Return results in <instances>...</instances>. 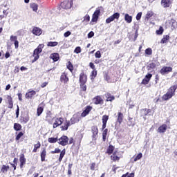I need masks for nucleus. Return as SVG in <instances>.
I'll return each instance as SVG.
<instances>
[{
  "label": "nucleus",
  "mask_w": 177,
  "mask_h": 177,
  "mask_svg": "<svg viewBox=\"0 0 177 177\" xmlns=\"http://www.w3.org/2000/svg\"><path fill=\"white\" fill-rule=\"evenodd\" d=\"M175 92H176V86H171L167 92L162 95V100L167 102V100H169V99H172V97L175 96Z\"/></svg>",
  "instance_id": "nucleus-1"
},
{
  "label": "nucleus",
  "mask_w": 177,
  "mask_h": 177,
  "mask_svg": "<svg viewBox=\"0 0 177 177\" xmlns=\"http://www.w3.org/2000/svg\"><path fill=\"white\" fill-rule=\"evenodd\" d=\"M45 46L44 44H39L37 48H35L33 51L32 57L34 59L32 60V63H35L38 59H39V53L42 52V49Z\"/></svg>",
  "instance_id": "nucleus-2"
},
{
  "label": "nucleus",
  "mask_w": 177,
  "mask_h": 177,
  "mask_svg": "<svg viewBox=\"0 0 177 177\" xmlns=\"http://www.w3.org/2000/svg\"><path fill=\"white\" fill-rule=\"evenodd\" d=\"M71 6H73V0H66L60 4L62 9H71Z\"/></svg>",
  "instance_id": "nucleus-3"
},
{
  "label": "nucleus",
  "mask_w": 177,
  "mask_h": 177,
  "mask_svg": "<svg viewBox=\"0 0 177 177\" xmlns=\"http://www.w3.org/2000/svg\"><path fill=\"white\" fill-rule=\"evenodd\" d=\"M58 140V143L61 146H67L68 145V137L67 136H62Z\"/></svg>",
  "instance_id": "nucleus-4"
},
{
  "label": "nucleus",
  "mask_w": 177,
  "mask_h": 177,
  "mask_svg": "<svg viewBox=\"0 0 177 177\" xmlns=\"http://www.w3.org/2000/svg\"><path fill=\"white\" fill-rule=\"evenodd\" d=\"M160 73L162 75H167V74H169V73H172V67L171 66H163Z\"/></svg>",
  "instance_id": "nucleus-5"
},
{
  "label": "nucleus",
  "mask_w": 177,
  "mask_h": 177,
  "mask_svg": "<svg viewBox=\"0 0 177 177\" xmlns=\"http://www.w3.org/2000/svg\"><path fill=\"white\" fill-rule=\"evenodd\" d=\"M118 20L120 19V13L119 12H115L111 17H109L108 19H106V23L107 24H109V23H111V21H114V20Z\"/></svg>",
  "instance_id": "nucleus-6"
},
{
  "label": "nucleus",
  "mask_w": 177,
  "mask_h": 177,
  "mask_svg": "<svg viewBox=\"0 0 177 177\" xmlns=\"http://www.w3.org/2000/svg\"><path fill=\"white\" fill-rule=\"evenodd\" d=\"M91 132L93 133L92 138L93 140H96L97 139V133H99V130L97 129V127L96 126L92 127Z\"/></svg>",
  "instance_id": "nucleus-7"
},
{
  "label": "nucleus",
  "mask_w": 177,
  "mask_h": 177,
  "mask_svg": "<svg viewBox=\"0 0 177 177\" xmlns=\"http://www.w3.org/2000/svg\"><path fill=\"white\" fill-rule=\"evenodd\" d=\"M153 77V75L151 73H148L145 75V77L142 81V85H147L149 82H150V80H151V77Z\"/></svg>",
  "instance_id": "nucleus-8"
},
{
  "label": "nucleus",
  "mask_w": 177,
  "mask_h": 177,
  "mask_svg": "<svg viewBox=\"0 0 177 177\" xmlns=\"http://www.w3.org/2000/svg\"><path fill=\"white\" fill-rule=\"evenodd\" d=\"M64 121V119H63V118H56L55 122L53 124V128H57V127H60V125L63 124Z\"/></svg>",
  "instance_id": "nucleus-9"
},
{
  "label": "nucleus",
  "mask_w": 177,
  "mask_h": 177,
  "mask_svg": "<svg viewBox=\"0 0 177 177\" xmlns=\"http://www.w3.org/2000/svg\"><path fill=\"white\" fill-rule=\"evenodd\" d=\"M87 77L84 72H82L80 75V84H86Z\"/></svg>",
  "instance_id": "nucleus-10"
},
{
  "label": "nucleus",
  "mask_w": 177,
  "mask_h": 177,
  "mask_svg": "<svg viewBox=\"0 0 177 177\" xmlns=\"http://www.w3.org/2000/svg\"><path fill=\"white\" fill-rule=\"evenodd\" d=\"M99 15H100V10H96L93 15L91 21H97V19H99Z\"/></svg>",
  "instance_id": "nucleus-11"
},
{
  "label": "nucleus",
  "mask_w": 177,
  "mask_h": 177,
  "mask_svg": "<svg viewBox=\"0 0 177 177\" xmlns=\"http://www.w3.org/2000/svg\"><path fill=\"white\" fill-rule=\"evenodd\" d=\"M93 100L95 104H103V98L99 95L95 97Z\"/></svg>",
  "instance_id": "nucleus-12"
},
{
  "label": "nucleus",
  "mask_w": 177,
  "mask_h": 177,
  "mask_svg": "<svg viewBox=\"0 0 177 177\" xmlns=\"http://www.w3.org/2000/svg\"><path fill=\"white\" fill-rule=\"evenodd\" d=\"M80 122V116L78 115H73V116L71 119V125L74 124H77V122Z\"/></svg>",
  "instance_id": "nucleus-13"
},
{
  "label": "nucleus",
  "mask_w": 177,
  "mask_h": 177,
  "mask_svg": "<svg viewBox=\"0 0 177 177\" xmlns=\"http://www.w3.org/2000/svg\"><path fill=\"white\" fill-rule=\"evenodd\" d=\"M32 34L34 35L39 36L41 34H42V29L38 28V27H34L32 31Z\"/></svg>",
  "instance_id": "nucleus-14"
},
{
  "label": "nucleus",
  "mask_w": 177,
  "mask_h": 177,
  "mask_svg": "<svg viewBox=\"0 0 177 177\" xmlns=\"http://www.w3.org/2000/svg\"><path fill=\"white\" fill-rule=\"evenodd\" d=\"M19 161H20V167L23 168V167L26 165V158L24 157V153H21L20 155Z\"/></svg>",
  "instance_id": "nucleus-15"
},
{
  "label": "nucleus",
  "mask_w": 177,
  "mask_h": 177,
  "mask_svg": "<svg viewBox=\"0 0 177 177\" xmlns=\"http://www.w3.org/2000/svg\"><path fill=\"white\" fill-rule=\"evenodd\" d=\"M70 125H71V123L70 122V121L66 120L64 122L63 125L61 126L62 131H67V129H68V127H70Z\"/></svg>",
  "instance_id": "nucleus-16"
},
{
  "label": "nucleus",
  "mask_w": 177,
  "mask_h": 177,
  "mask_svg": "<svg viewBox=\"0 0 177 177\" xmlns=\"http://www.w3.org/2000/svg\"><path fill=\"white\" fill-rule=\"evenodd\" d=\"M60 81L61 82H64V84H66V82H68V77H67V73H62L60 77Z\"/></svg>",
  "instance_id": "nucleus-17"
},
{
  "label": "nucleus",
  "mask_w": 177,
  "mask_h": 177,
  "mask_svg": "<svg viewBox=\"0 0 177 177\" xmlns=\"http://www.w3.org/2000/svg\"><path fill=\"white\" fill-rule=\"evenodd\" d=\"M91 110H92V106H86V109L82 113V117H86L91 112Z\"/></svg>",
  "instance_id": "nucleus-18"
},
{
  "label": "nucleus",
  "mask_w": 177,
  "mask_h": 177,
  "mask_svg": "<svg viewBox=\"0 0 177 177\" xmlns=\"http://www.w3.org/2000/svg\"><path fill=\"white\" fill-rule=\"evenodd\" d=\"M161 5L163 8H169L171 5V0H162Z\"/></svg>",
  "instance_id": "nucleus-19"
},
{
  "label": "nucleus",
  "mask_w": 177,
  "mask_h": 177,
  "mask_svg": "<svg viewBox=\"0 0 177 177\" xmlns=\"http://www.w3.org/2000/svg\"><path fill=\"white\" fill-rule=\"evenodd\" d=\"M6 99L8 102V109H13V100H12V96L6 95Z\"/></svg>",
  "instance_id": "nucleus-20"
},
{
  "label": "nucleus",
  "mask_w": 177,
  "mask_h": 177,
  "mask_svg": "<svg viewBox=\"0 0 177 177\" xmlns=\"http://www.w3.org/2000/svg\"><path fill=\"white\" fill-rule=\"evenodd\" d=\"M167 124H162L158 129V132L159 133H164L167 131Z\"/></svg>",
  "instance_id": "nucleus-21"
},
{
  "label": "nucleus",
  "mask_w": 177,
  "mask_h": 177,
  "mask_svg": "<svg viewBox=\"0 0 177 177\" xmlns=\"http://www.w3.org/2000/svg\"><path fill=\"white\" fill-rule=\"evenodd\" d=\"M36 93H37V92H35V91H29V92L26 93V98L31 99V97H32V96H35Z\"/></svg>",
  "instance_id": "nucleus-22"
},
{
  "label": "nucleus",
  "mask_w": 177,
  "mask_h": 177,
  "mask_svg": "<svg viewBox=\"0 0 177 177\" xmlns=\"http://www.w3.org/2000/svg\"><path fill=\"white\" fill-rule=\"evenodd\" d=\"M50 57L53 60V62H57L59 59V53H53L50 55Z\"/></svg>",
  "instance_id": "nucleus-23"
},
{
  "label": "nucleus",
  "mask_w": 177,
  "mask_h": 177,
  "mask_svg": "<svg viewBox=\"0 0 177 177\" xmlns=\"http://www.w3.org/2000/svg\"><path fill=\"white\" fill-rule=\"evenodd\" d=\"M122 120H124V115L122 114V113L119 112L118 113V122H119V124H121V122H122Z\"/></svg>",
  "instance_id": "nucleus-24"
},
{
  "label": "nucleus",
  "mask_w": 177,
  "mask_h": 177,
  "mask_svg": "<svg viewBox=\"0 0 177 177\" xmlns=\"http://www.w3.org/2000/svg\"><path fill=\"white\" fill-rule=\"evenodd\" d=\"M148 71H151L153 68H156V63L151 62L147 66Z\"/></svg>",
  "instance_id": "nucleus-25"
},
{
  "label": "nucleus",
  "mask_w": 177,
  "mask_h": 177,
  "mask_svg": "<svg viewBox=\"0 0 177 177\" xmlns=\"http://www.w3.org/2000/svg\"><path fill=\"white\" fill-rule=\"evenodd\" d=\"M124 20L128 24L132 23V16L129 15L128 14H125Z\"/></svg>",
  "instance_id": "nucleus-26"
},
{
  "label": "nucleus",
  "mask_w": 177,
  "mask_h": 177,
  "mask_svg": "<svg viewBox=\"0 0 177 177\" xmlns=\"http://www.w3.org/2000/svg\"><path fill=\"white\" fill-rule=\"evenodd\" d=\"M41 161H45V158L46 157V149H43L41 153Z\"/></svg>",
  "instance_id": "nucleus-27"
},
{
  "label": "nucleus",
  "mask_w": 177,
  "mask_h": 177,
  "mask_svg": "<svg viewBox=\"0 0 177 177\" xmlns=\"http://www.w3.org/2000/svg\"><path fill=\"white\" fill-rule=\"evenodd\" d=\"M52 120H53V118H52V112L49 111L48 113H47L46 121H48V122H50Z\"/></svg>",
  "instance_id": "nucleus-28"
},
{
  "label": "nucleus",
  "mask_w": 177,
  "mask_h": 177,
  "mask_svg": "<svg viewBox=\"0 0 177 177\" xmlns=\"http://www.w3.org/2000/svg\"><path fill=\"white\" fill-rule=\"evenodd\" d=\"M168 41H169V35H165L161 39V44H168Z\"/></svg>",
  "instance_id": "nucleus-29"
},
{
  "label": "nucleus",
  "mask_w": 177,
  "mask_h": 177,
  "mask_svg": "<svg viewBox=\"0 0 177 177\" xmlns=\"http://www.w3.org/2000/svg\"><path fill=\"white\" fill-rule=\"evenodd\" d=\"M66 156V149H64L62 151H60V155L59 158V162H62V160H63V157Z\"/></svg>",
  "instance_id": "nucleus-30"
},
{
  "label": "nucleus",
  "mask_w": 177,
  "mask_h": 177,
  "mask_svg": "<svg viewBox=\"0 0 177 177\" xmlns=\"http://www.w3.org/2000/svg\"><path fill=\"white\" fill-rule=\"evenodd\" d=\"M105 96H106V97L107 98L106 99V101L107 102H113V100H114V99H115V97H114V96H111V94H110V93H106V95H105Z\"/></svg>",
  "instance_id": "nucleus-31"
},
{
  "label": "nucleus",
  "mask_w": 177,
  "mask_h": 177,
  "mask_svg": "<svg viewBox=\"0 0 177 177\" xmlns=\"http://www.w3.org/2000/svg\"><path fill=\"white\" fill-rule=\"evenodd\" d=\"M44 112V107L41 106V105H39L37 108V116L39 117V115H41L42 114V113Z\"/></svg>",
  "instance_id": "nucleus-32"
},
{
  "label": "nucleus",
  "mask_w": 177,
  "mask_h": 177,
  "mask_svg": "<svg viewBox=\"0 0 177 177\" xmlns=\"http://www.w3.org/2000/svg\"><path fill=\"white\" fill-rule=\"evenodd\" d=\"M41 147V142H38V143L34 145V149L32 150L33 153H37V150Z\"/></svg>",
  "instance_id": "nucleus-33"
},
{
  "label": "nucleus",
  "mask_w": 177,
  "mask_h": 177,
  "mask_svg": "<svg viewBox=\"0 0 177 177\" xmlns=\"http://www.w3.org/2000/svg\"><path fill=\"white\" fill-rule=\"evenodd\" d=\"M14 129L15 131H21V124L19 123L14 124Z\"/></svg>",
  "instance_id": "nucleus-34"
},
{
  "label": "nucleus",
  "mask_w": 177,
  "mask_h": 177,
  "mask_svg": "<svg viewBox=\"0 0 177 177\" xmlns=\"http://www.w3.org/2000/svg\"><path fill=\"white\" fill-rule=\"evenodd\" d=\"M113 151H114V147L113 145H109L106 151L107 154H113Z\"/></svg>",
  "instance_id": "nucleus-35"
},
{
  "label": "nucleus",
  "mask_w": 177,
  "mask_h": 177,
  "mask_svg": "<svg viewBox=\"0 0 177 177\" xmlns=\"http://www.w3.org/2000/svg\"><path fill=\"white\" fill-rule=\"evenodd\" d=\"M8 171H9V166L3 165L1 167V171L3 172V174H6V172H8Z\"/></svg>",
  "instance_id": "nucleus-36"
},
{
  "label": "nucleus",
  "mask_w": 177,
  "mask_h": 177,
  "mask_svg": "<svg viewBox=\"0 0 177 177\" xmlns=\"http://www.w3.org/2000/svg\"><path fill=\"white\" fill-rule=\"evenodd\" d=\"M153 15L154 13L153 12V11H148L145 17V20L149 19L150 17H151Z\"/></svg>",
  "instance_id": "nucleus-37"
},
{
  "label": "nucleus",
  "mask_w": 177,
  "mask_h": 177,
  "mask_svg": "<svg viewBox=\"0 0 177 177\" xmlns=\"http://www.w3.org/2000/svg\"><path fill=\"white\" fill-rule=\"evenodd\" d=\"M57 45H59V43L57 41H49L47 44V46L54 47L57 46Z\"/></svg>",
  "instance_id": "nucleus-38"
},
{
  "label": "nucleus",
  "mask_w": 177,
  "mask_h": 177,
  "mask_svg": "<svg viewBox=\"0 0 177 177\" xmlns=\"http://www.w3.org/2000/svg\"><path fill=\"white\" fill-rule=\"evenodd\" d=\"M30 8L32 9L33 12H37V10H38V4L32 3L30 4Z\"/></svg>",
  "instance_id": "nucleus-39"
},
{
  "label": "nucleus",
  "mask_w": 177,
  "mask_h": 177,
  "mask_svg": "<svg viewBox=\"0 0 177 177\" xmlns=\"http://www.w3.org/2000/svg\"><path fill=\"white\" fill-rule=\"evenodd\" d=\"M57 140H59V139H57V138H49L48 140V142L49 143H56V142H57Z\"/></svg>",
  "instance_id": "nucleus-40"
},
{
  "label": "nucleus",
  "mask_w": 177,
  "mask_h": 177,
  "mask_svg": "<svg viewBox=\"0 0 177 177\" xmlns=\"http://www.w3.org/2000/svg\"><path fill=\"white\" fill-rule=\"evenodd\" d=\"M141 111L143 113V115H147L149 113H151V110L147 109H142Z\"/></svg>",
  "instance_id": "nucleus-41"
},
{
  "label": "nucleus",
  "mask_w": 177,
  "mask_h": 177,
  "mask_svg": "<svg viewBox=\"0 0 177 177\" xmlns=\"http://www.w3.org/2000/svg\"><path fill=\"white\" fill-rule=\"evenodd\" d=\"M143 157V154L142 153H139L135 158L134 161L136 162V161H138V160H140Z\"/></svg>",
  "instance_id": "nucleus-42"
},
{
  "label": "nucleus",
  "mask_w": 177,
  "mask_h": 177,
  "mask_svg": "<svg viewBox=\"0 0 177 177\" xmlns=\"http://www.w3.org/2000/svg\"><path fill=\"white\" fill-rule=\"evenodd\" d=\"M109 121V115H104L102 116V124H107Z\"/></svg>",
  "instance_id": "nucleus-43"
},
{
  "label": "nucleus",
  "mask_w": 177,
  "mask_h": 177,
  "mask_svg": "<svg viewBox=\"0 0 177 177\" xmlns=\"http://www.w3.org/2000/svg\"><path fill=\"white\" fill-rule=\"evenodd\" d=\"M111 160H113V161H118V160H120V157L117 156L115 155V153H113L111 156Z\"/></svg>",
  "instance_id": "nucleus-44"
},
{
  "label": "nucleus",
  "mask_w": 177,
  "mask_h": 177,
  "mask_svg": "<svg viewBox=\"0 0 177 177\" xmlns=\"http://www.w3.org/2000/svg\"><path fill=\"white\" fill-rule=\"evenodd\" d=\"M67 68L68 70H70V71H73V70H74V66H73V64H71V62H69L67 64Z\"/></svg>",
  "instance_id": "nucleus-45"
},
{
  "label": "nucleus",
  "mask_w": 177,
  "mask_h": 177,
  "mask_svg": "<svg viewBox=\"0 0 177 177\" xmlns=\"http://www.w3.org/2000/svg\"><path fill=\"white\" fill-rule=\"evenodd\" d=\"M164 32V28L162 27H160L159 30H156V34L158 35H161Z\"/></svg>",
  "instance_id": "nucleus-46"
},
{
  "label": "nucleus",
  "mask_w": 177,
  "mask_h": 177,
  "mask_svg": "<svg viewBox=\"0 0 177 177\" xmlns=\"http://www.w3.org/2000/svg\"><path fill=\"white\" fill-rule=\"evenodd\" d=\"M96 75H97V71H95V70H93V71L91 72V80H93V79L95 78V77H96Z\"/></svg>",
  "instance_id": "nucleus-47"
},
{
  "label": "nucleus",
  "mask_w": 177,
  "mask_h": 177,
  "mask_svg": "<svg viewBox=\"0 0 177 177\" xmlns=\"http://www.w3.org/2000/svg\"><path fill=\"white\" fill-rule=\"evenodd\" d=\"M153 53V50H151V48H147L145 50V54L148 55V56H151V55Z\"/></svg>",
  "instance_id": "nucleus-48"
},
{
  "label": "nucleus",
  "mask_w": 177,
  "mask_h": 177,
  "mask_svg": "<svg viewBox=\"0 0 177 177\" xmlns=\"http://www.w3.org/2000/svg\"><path fill=\"white\" fill-rule=\"evenodd\" d=\"M23 135H24V133H23V132H19L17 135V136H16V138H15V140H20V138H21V136H23Z\"/></svg>",
  "instance_id": "nucleus-49"
},
{
  "label": "nucleus",
  "mask_w": 177,
  "mask_h": 177,
  "mask_svg": "<svg viewBox=\"0 0 177 177\" xmlns=\"http://www.w3.org/2000/svg\"><path fill=\"white\" fill-rule=\"evenodd\" d=\"M71 168H73V163H70L68 167V175H71Z\"/></svg>",
  "instance_id": "nucleus-50"
},
{
  "label": "nucleus",
  "mask_w": 177,
  "mask_h": 177,
  "mask_svg": "<svg viewBox=\"0 0 177 177\" xmlns=\"http://www.w3.org/2000/svg\"><path fill=\"white\" fill-rule=\"evenodd\" d=\"M22 121L23 122H24V124H27L28 121H30V117L28 116H25L22 118Z\"/></svg>",
  "instance_id": "nucleus-51"
},
{
  "label": "nucleus",
  "mask_w": 177,
  "mask_h": 177,
  "mask_svg": "<svg viewBox=\"0 0 177 177\" xmlns=\"http://www.w3.org/2000/svg\"><path fill=\"white\" fill-rule=\"evenodd\" d=\"M80 87H81V89L84 91V92L86 91V85H85V83H80Z\"/></svg>",
  "instance_id": "nucleus-52"
},
{
  "label": "nucleus",
  "mask_w": 177,
  "mask_h": 177,
  "mask_svg": "<svg viewBox=\"0 0 177 177\" xmlns=\"http://www.w3.org/2000/svg\"><path fill=\"white\" fill-rule=\"evenodd\" d=\"M170 25L171 27H173V28H175L176 27V21H175L174 19H171L170 21Z\"/></svg>",
  "instance_id": "nucleus-53"
},
{
  "label": "nucleus",
  "mask_w": 177,
  "mask_h": 177,
  "mask_svg": "<svg viewBox=\"0 0 177 177\" xmlns=\"http://www.w3.org/2000/svg\"><path fill=\"white\" fill-rule=\"evenodd\" d=\"M11 42L17 41V36L11 35L10 38Z\"/></svg>",
  "instance_id": "nucleus-54"
},
{
  "label": "nucleus",
  "mask_w": 177,
  "mask_h": 177,
  "mask_svg": "<svg viewBox=\"0 0 177 177\" xmlns=\"http://www.w3.org/2000/svg\"><path fill=\"white\" fill-rule=\"evenodd\" d=\"M95 57L97 59H100V57H102V54L100 53V50H97L96 53H95Z\"/></svg>",
  "instance_id": "nucleus-55"
},
{
  "label": "nucleus",
  "mask_w": 177,
  "mask_h": 177,
  "mask_svg": "<svg viewBox=\"0 0 177 177\" xmlns=\"http://www.w3.org/2000/svg\"><path fill=\"white\" fill-rule=\"evenodd\" d=\"M75 53H81V47L77 46L74 50Z\"/></svg>",
  "instance_id": "nucleus-56"
},
{
  "label": "nucleus",
  "mask_w": 177,
  "mask_h": 177,
  "mask_svg": "<svg viewBox=\"0 0 177 177\" xmlns=\"http://www.w3.org/2000/svg\"><path fill=\"white\" fill-rule=\"evenodd\" d=\"M60 149L59 148H56L54 151H51V154H55L57 153H60Z\"/></svg>",
  "instance_id": "nucleus-57"
},
{
  "label": "nucleus",
  "mask_w": 177,
  "mask_h": 177,
  "mask_svg": "<svg viewBox=\"0 0 177 177\" xmlns=\"http://www.w3.org/2000/svg\"><path fill=\"white\" fill-rule=\"evenodd\" d=\"M142 19V12H138L136 15V20H140Z\"/></svg>",
  "instance_id": "nucleus-58"
},
{
  "label": "nucleus",
  "mask_w": 177,
  "mask_h": 177,
  "mask_svg": "<svg viewBox=\"0 0 177 177\" xmlns=\"http://www.w3.org/2000/svg\"><path fill=\"white\" fill-rule=\"evenodd\" d=\"M70 35H71V32L70 31H67L64 34V37H65V38H67V37H70Z\"/></svg>",
  "instance_id": "nucleus-59"
},
{
  "label": "nucleus",
  "mask_w": 177,
  "mask_h": 177,
  "mask_svg": "<svg viewBox=\"0 0 177 177\" xmlns=\"http://www.w3.org/2000/svg\"><path fill=\"white\" fill-rule=\"evenodd\" d=\"M89 20H91V17H89V15H86L85 17H84V21H89Z\"/></svg>",
  "instance_id": "nucleus-60"
},
{
  "label": "nucleus",
  "mask_w": 177,
  "mask_h": 177,
  "mask_svg": "<svg viewBox=\"0 0 177 177\" xmlns=\"http://www.w3.org/2000/svg\"><path fill=\"white\" fill-rule=\"evenodd\" d=\"M93 35H95V32H93V31H91L88 34V38H92Z\"/></svg>",
  "instance_id": "nucleus-61"
},
{
  "label": "nucleus",
  "mask_w": 177,
  "mask_h": 177,
  "mask_svg": "<svg viewBox=\"0 0 177 177\" xmlns=\"http://www.w3.org/2000/svg\"><path fill=\"white\" fill-rule=\"evenodd\" d=\"M15 49H17L19 48V41L17 40L15 41Z\"/></svg>",
  "instance_id": "nucleus-62"
},
{
  "label": "nucleus",
  "mask_w": 177,
  "mask_h": 177,
  "mask_svg": "<svg viewBox=\"0 0 177 177\" xmlns=\"http://www.w3.org/2000/svg\"><path fill=\"white\" fill-rule=\"evenodd\" d=\"M89 66H90L91 68H92L93 70H95V64H93V63L90 62Z\"/></svg>",
  "instance_id": "nucleus-63"
},
{
  "label": "nucleus",
  "mask_w": 177,
  "mask_h": 177,
  "mask_svg": "<svg viewBox=\"0 0 177 177\" xmlns=\"http://www.w3.org/2000/svg\"><path fill=\"white\" fill-rule=\"evenodd\" d=\"M48 82H45L41 84V88H45L46 86V85H48Z\"/></svg>",
  "instance_id": "nucleus-64"
}]
</instances>
